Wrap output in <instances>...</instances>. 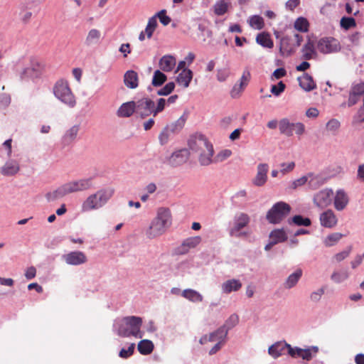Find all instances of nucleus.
I'll return each mask as SVG.
<instances>
[{"label":"nucleus","instance_id":"nucleus-1","mask_svg":"<svg viewBox=\"0 0 364 364\" xmlns=\"http://www.w3.org/2000/svg\"><path fill=\"white\" fill-rule=\"evenodd\" d=\"M142 318L139 316H129L117 318L114 321L112 330L119 336L127 338L134 336L137 338L143 337L141 331Z\"/></svg>","mask_w":364,"mask_h":364},{"label":"nucleus","instance_id":"nucleus-2","mask_svg":"<svg viewBox=\"0 0 364 364\" xmlns=\"http://www.w3.org/2000/svg\"><path fill=\"white\" fill-rule=\"evenodd\" d=\"M171 214L168 208H160L145 231L147 238L154 239L164 235L171 225Z\"/></svg>","mask_w":364,"mask_h":364},{"label":"nucleus","instance_id":"nucleus-3","mask_svg":"<svg viewBox=\"0 0 364 364\" xmlns=\"http://www.w3.org/2000/svg\"><path fill=\"white\" fill-rule=\"evenodd\" d=\"M91 187L92 179L90 178L71 181L58 187L56 190L48 192L46 193V198L48 201H54L68 194L85 191L90 189Z\"/></svg>","mask_w":364,"mask_h":364},{"label":"nucleus","instance_id":"nucleus-4","mask_svg":"<svg viewBox=\"0 0 364 364\" xmlns=\"http://www.w3.org/2000/svg\"><path fill=\"white\" fill-rule=\"evenodd\" d=\"M114 193V189L108 187L100 189L96 193L90 195L82 203V211L89 212L102 208L113 196Z\"/></svg>","mask_w":364,"mask_h":364},{"label":"nucleus","instance_id":"nucleus-5","mask_svg":"<svg viewBox=\"0 0 364 364\" xmlns=\"http://www.w3.org/2000/svg\"><path fill=\"white\" fill-rule=\"evenodd\" d=\"M53 92L55 97L68 107L73 108L76 105L75 97L72 92L68 81L58 80L53 88Z\"/></svg>","mask_w":364,"mask_h":364},{"label":"nucleus","instance_id":"nucleus-6","mask_svg":"<svg viewBox=\"0 0 364 364\" xmlns=\"http://www.w3.org/2000/svg\"><path fill=\"white\" fill-rule=\"evenodd\" d=\"M291 206L283 201L276 203L268 210L266 219L269 223H280L290 213Z\"/></svg>","mask_w":364,"mask_h":364},{"label":"nucleus","instance_id":"nucleus-7","mask_svg":"<svg viewBox=\"0 0 364 364\" xmlns=\"http://www.w3.org/2000/svg\"><path fill=\"white\" fill-rule=\"evenodd\" d=\"M250 216L245 213H237L233 218L232 225L229 229V234L232 237H240L246 235L241 230L245 228L250 223Z\"/></svg>","mask_w":364,"mask_h":364},{"label":"nucleus","instance_id":"nucleus-8","mask_svg":"<svg viewBox=\"0 0 364 364\" xmlns=\"http://www.w3.org/2000/svg\"><path fill=\"white\" fill-rule=\"evenodd\" d=\"M280 134L291 136L294 132L298 135H302L305 132V126L301 122L291 123L287 118H283L279 122Z\"/></svg>","mask_w":364,"mask_h":364},{"label":"nucleus","instance_id":"nucleus-9","mask_svg":"<svg viewBox=\"0 0 364 364\" xmlns=\"http://www.w3.org/2000/svg\"><path fill=\"white\" fill-rule=\"evenodd\" d=\"M318 352L317 346H309L306 348H301L297 346L289 348V356L293 358H301L305 361H310L316 356Z\"/></svg>","mask_w":364,"mask_h":364},{"label":"nucleus","instance_id":"nucleus-10","mask_svg":"<svg viewBox=\"0 0 364 364\" xmlns=\"http://www.w3.org/2000/svg\"><path fill=\"white\" fill-rule=\"evenodd\" d=\"M136 116L144 119L150 115L154 116V101L149 97H143L135 101Z\"/></svg>","mask_w":364,"mask_h":364},{"label":"nucleus","instance_id":"nucleus-11","mask_svg":"<svg viewBox=\"0 0 364 364\" xmlns=\"http://www.w3.org/2000/svg\"><path fill=\"white\" fill-rule=\"evenodd\" d=\"M317 49L323 54L336 53L340 50L341 46L338 40L332 37L321 38L317 43Z\"/></svg>","mask_w":364,"mask_h":364},{"label":"nucleus","instance_id":"nucleus-12","mask_svg":"<svg viewBox=\"0 0 364 364\" xmlns=\"http://www.w3.org/2000/svg\"><path fill=\"white\" fill-rule=\"evenodd\" d=\"M333 195L331 188H323L314 196L313 202L316 206L323 209L331 204Z\"/></svg>","mask_w":364,"mask_h":364},{"label":"nucleus","instance_id":"nucleus-13","mask_svg":"<svg viewBox=\"0 0 364 364\" xmlns=\"http://www.w3.org/2000/svg\"><path fill=\"white\" fill-rule=\"evenodd\" d=\"M210 145H211V144L203 134L193 135L188 140L189 149L197 154L200 151H204V149H207Z\"/></svg>","mask_w":364,"mask_h":364},{"label":"nucleus","instance_id":"nucleus-14","mask_svg":"<svg viewBox=\"0 0 364 364\" xmlns=\"http://www.w3.org/2000/svg\"><path fill=\"white\" fill-rule=\"evenodd\" d=\"M67 264L78 266L87 262V258L85 254L81 251H72L62 256Z\"/></svg>","mask_w":364,"mask_h":364},{"label":"nucleus","instance_id":"nucleus-15","mask_svg":"<svg viewBox=\"0 0 364 364\" xmlns=\"http://www.w3.org/2000/svg\"><path fill=\"white\" fill-rule=\"evenodd\" d=\"M189 157V151L186 149H182L173 152L167 158V163L173 167H176L186 163Z\"/></svg>","mask_w":364,"mask_h":364},{"label":"nucleus","instance_id":"nucleus-16","mask_svg":"<svg viewBox=\"0 0 364 364\" xmlns=\"http://www.w3.org/2000/svg\"><path fill=\"white\" fill-rule=\"evenodd\" d=\"M43 65L40 63L38 60L35 59H32L31 60V64L28 67L23 69L22 73H21V78H35L40 76L41 71L43 70Z\"/></svg>","mask_w":364,"mask_h":364},{"label":"nucleus","instance_id":"nucleus-17","mask_svg":"<svg viewBox=\"0 0 364 364\" xmlns=\"http://www.w3.org/2000/svg\"><path fill=\"white\" fill-rule=\"evenodd\" d=\"M289 348L292 346L286 341H278L270 346L268 348V353L273 358L276 359L283 355L284 351L287 349L289 355Z\"/></svg>","mask_w":364,"mask_h":364},{"label":"nucleus","instance_id":"nucleus-18","mask_svg":"<svg viewBox=\"0 0 364 364\" xmlns=\"http://www.w3.org/2000/svg\"><path fill=\"white\" fill-rule=\"evenodd\" d=\"M319 220L321 225L326 228H333L338 223L337 217L332 210H327L321 213Z\"/></svg>","mask_w":364,"mask_h":364},{"label":"nucleus","instance_id":"nucleus-19","mask_svg":"<svg viewBox=\"0 0 364 364\" xmlns=\"http://www.w3.org/2000/svg\"><path fill=\"white\" fill-rule=\"evenodd\" d=\"M348 203L349 198L345 191L343 189L336 191L333 198L335 209L338 211H342L347 207Z\"/></svg>","mask_w":364,"mask_h":364},{"label":"nucleus","instance_id":"nucleus-20","mask_svg":"<svg viewBox=\"0 0 364 364\" xmlns=\"http://www.w3.org/2000/svg\"><path fill=\"white\" fill-rule=\"evenodd\" d=\"M201 242L200 236H195L186 238L183 240L181 245L178 247L177 252L180 255H185L188 252L189 250L196 247Z\"/></svg>","mask_w":364,"mask_h":364},{"label":"nucleus","instance_id":"nucleus-21","mask_svg":"<svg viewBox=\"0 0 364 364\" xmlns=\"http://www.w3.org/2000/svg\"><path fill=\"white\" fill-rule=\"evenodd\" d=\"M20 166L18 162L14 159H9L6 161L1 168V173L4 176H13L18 173Z\"/></svg>","mask_w":364,"mask_h":364},{"label":"nucleus","instance_id":"nucleus-22","mask_svg":"<svg viewBox=\"0 0 364 364\" xmlns=\"http://www.w3.org/2000/svg\"><path fill=\"white\" fill-rule=\"evenodd\" d=\"M242 282L240 279H230L220 285L221 291L223 294H229L232 291H237L242 288Z\"/></svg>","mask_w":364,"mask_h":364},{"label":"nucleus","instance_id":"nucleus-23","mask_svg":"<svg viewBox=\"0 0 364 364\" xmlns=\"http://www.w3.org/2000/svg\"><path fill=\"white\" fill-rule=\"evenodd\" d=\"M268 170L269 166L267 164H259L257 166V175L252 181L254 185L262 186L266 183Z\"/></svg>","mask_w":364,"mask_h":364},{"label":"nucleus","instance_id":"nucleus-24","mask_svg":"<svg viewBox=\"0 0 364 364\" xmlns=\"http://www.w3.org/2000/svg\"><path fill=\"white\" fill-rule=\"evenodd\" d=\"M363 92L364 82H361L353 86L349 94L348 106L351 107L355 105L360 100V97L362 96Z\"/></svg>","mask_w":364,"mask_h":364},{"label":"nucleus","instance_id":"nucleus-25","mask_svg":"<svg viewBox=\"0 0 364 364\" xmlns=\"http://www.w3.org/2000/svg\"><path fill=\"white\" fill-rule=\"evenodd\" d=\"M133 114H136L135 101H129L123 103L117 112V114L119 117H129Z\"/></svg>","mask_w":364,"mask_h":364},{"label":"nucleus","instance_id":"nucleus-26","mask_svg":"<svg viewBox=\"0 0 364 364\" xmlns=\"http://www.w3.org/2000/svg\"><path fill=\"white\" fill-rule=\"evenodd\" d=\"M299 86L305 91L310 92L316 88V84L313 77L308 73H304L298 77Z\"/></svg>","mask_w":364,"mask_h":364},{"label":"nucleus","instance_id":"nucleus-27","mask_svg":"<svg viewBox=\"0 0 364 364\" xmlns=\"http://www.w3.org/2000/svg\"><path fill=\"white\" fill-rule=\"evenodd\" d=\"M79 130V125H73L70 129L66 130L62 138V144L64 146L70 145L75 140Z\"/></svg>","mask_w":364,"mask_h":364},{"label":"nucleus","instance_id":"nucleus-28","mask_svg":"<svg viewBox=\"0 0 364 364\" xmlns=\"http://www.w3.org/2000/svg\"><path fill=\"white\" fill-rule=\"evenodd\" d=\"M214 154L213 146V145H210L207 149H204V151H200L198 153V160L202 166H208L211 163L213 162L212 157Z\"/></svg>","mask_w":364,"mask_h":364},{"label":"nucleus","instance_id":"nucleus-29","mask_svg":"<svg viewBox=\"0 0 364 364\" xmlns=\"http://www.w3.org/2000/svg\"><path fill=\"white\" fill-rule=\"evenodd\" d=\"M124 85L130 89H135L139 85V77L136 72L134 70H128L124 75Z\"/></svg>","mask_w":364,"mask_h":364},{"label":"nucleus","instance_id":"nucleus-30","mask_svg":"<svg viewBox=\"0 0 364 364\" xmlns=\"http://www.w3.org/2000/svg\"><path fill=\"white\" fill-rule=\"evenodd\" d=\"M326 183V179L320 176L312 173H308V187L311 190H316Z\"/></svg>","mask_w":364,"mask_h":364},{"label":"nucleus","instance_id":"nucleus-31","mask_svg":"<svg viewBox=\"0 0 364 364\" xmlns=\"http://www.w3.org/2000/svg\"><path fill=\"white\" fill-rule=\"evenodd\" d=\"M176 59L171 55H164L159 60V68L164 72L171 71L176 65Z\"/></svg>","mask_w":364,"mask_h":364},{"label":"nucleus","instance_id":"nucleus-32","mask_svg":"<svg viewBox=\"0 0 364 364\" xmlns=\"http://www.w3.org/2000/svg\"><path fill=\"white\" fill-rule=\"evenodd\" d=\"M101 38V32L96 29L92 28L87 33L85 40V45L87 47L97 44Z\"/></svg>","mask_w":364,"mask_h":364},{"label":"nucleus","instance_id":"nucleus-33","mask_svg":"<svg viewBox=\"0 0 364 364\" xmlns=\"http://www.w3.org/2000/svg\"><path fill=\"white\" fill-rule=\"evenodd\" d=\"M193 78V72L189 69H183L177 76L176 81L179 85L188 87Z\"/></svg>","mask_w":364,"mask_h":364},{"label":"nucleus","instance_id":"nucleus-34","mask_svg":"<svg viewBox=\"0 0 364 364\" xmlns=\"http://www.w3.org/2000/svg\"><path fill=\"white\" fill-rule=\"evenodd\" d=\"M181 295L191 302H201L203 299V296L196 290L192 289H184Z\"/></svg>","mask_w":364,"mask_h":364},{"label":"nucleus","instance_id":"nucleus-35","mask_svg":"<svg viewBox=\"0 0 364 364\" xmlns=\"http://www.w3.org/2000/svg\"><path fill=\"white\" fill-rule=\"evenodd\" d=\"M292 38L290 36H284L281 39L280 51L282 55H290L294 50L295 46L291 45Z\"/></svg>","mask_w":364,"mask_h":364},{"label":"nucleus","instance_id":"nucleus-36","mask_svg":"<svg viewBox=\"0 0 364 364\" xmlns=\"http://www.w3.org/2000/svg\"><path fill=\"white\" fill-rule=\"evenodd\" d=\"M301 276L302 271L301 269H298L287 277L284 282V287L288 289L293 288L298 283Z\"/></svg>","mask_w":364,"mask_h":364},{"label":"nucleus","instance_id":"nucleus-37","mask_svg":"<svg viewBox=\"0 0 364 364\" xmlns=\"http://www.w3.org/2000/svg\"><path fill=\"white\" fill-rule=\"evenodd\" d=\"M301 52L302 58L304 60H309L312 59L316 55L314 43L309 40L307 43L303 46Z\"/></svg>","mask_w":364,"mask_h":364},{"label":"nucleus","instance_id":"nucleus-38","mask_svg":"<svg viewBox=\"0 0 364 364\" xmlns=\"http://www.w3.org/2000/svg\"><path fill=\"white\" fill-rule=\"evenodd\" d=\"M230 6V0H218L213 6L214 13L217 16H223L228 11Z\"/></svg>","mask_w":364,"mask_h":364},{"label":"nucleus","instance_id":"nucleus-39","mask_svg":"<svg viewBox=\"0 0 364 364\" xmlns=\"http://www.w3.org/2000/svg\"><path fill=\"white\" fill-rule=\"evenodd\" d=\"M154 348V343L151 341L144 339L139 342L137 348L139 353L142 355H149L151 353Z\"/></svg>","mask_w":364,"mask_h":364},{"label":"nucleus","instance_id":"nucleus-40","mask_svg":"<svg viewBox=\"0 0 364 364\" xmlns=\"http://www.w3.org/2000/svg\"><path fill=\"white\" fill-rule=\"evenodd\" d=\"M269 237L273 241V243L277 244L286 241L287 240V235L283 228L275 229L270 232Z\"/></svg>","mask_w":364,"mask_h":364},{"label":"nucleus","instance_id":"nucleus-41","mask_svg":"<svg viewBox=\"0 0 364 364\" xmlns=\"http://www.w3.org/2000/svg\"><path fill=\"white\" fill-rule=\"evenodd\" d=\"M256 41L258 44L264 48H271L273 47V42L267 33H262L258 34L256 38Z\"/></svg>","mask_w":364,"mask_h":364},{"label":"nucleus","instance_id":"nucleus-42","mask_svg":"<svg viewBox=\"0 0 364 364\" xmlns=\"http://www.w3.org/2000/svg\"><path fill=\"white\" fill-rule=\"evenodd\" d=\"M186 119L183 116L181 117L177 121L170 124H168L165 127L169 130V132L173 135L178 132L184 126Z\"/></svg>","mask_w":364,"mask_h":364},{"label":"nucleus","instance_id":"nucleus-43","mask_svg":"<svg viewBox=\"0 0 364 364\" xmlns=\"http://www.w3.org/2000/svg\"><path fill=\"white\" fill-rule=\"evenodd\" d=\"M186 119L183 116L181 117L177 121L170 124H168L165 127L169 130V132L173 135L178 132L184 126Z\"/></svg>","mask_w":364,"mask_h":364},{"label":"nucleus","instance_id":"nucleus-44","mask_svg":"<svg viewBox=\"0 0 364 364\" xmlns=\"http://www.w3.org/2000/svg\"><path fill=\"white\" fill-rule=\"evenodd\" d=\"M288 222L289 224L292 223L297 226L309 227L311 224V220L309 218H304L301 215H294Z\"/></svg>","mask_w":364,"mask_h":364},{"label":"nucleus","instance_id":"nucleus-45","mask_svg":"<svg viewBox=\"0 0 364 364\" xmlns=\"http://www.w3.org/2000/svg\"><path fill=\"white\" fill-rule=\"evenodd\" d=\"M348 277L347 270L334 271L331 276V279L336 284H340L346 281Z\"/></svg>","mask_w":364,"mask_h":364},{"label":"nucleus","instance_id":"nucleus-46","mask_svg":"<svg viewBox=\"0 0 364 364\" xmlns=\"http://www.w3.org/2000/svg\"><path fill=\"white\" fill-rule=\"evenodd\" d=\"M239 323V316L236 314H231L229 318L225 321V323L221 326L222 328H224L227 331V334L228 331L236 326Z\"/></svg>","mask_w":364,"mask_h":364},{"label":"nucleus","instance_id":"nucleus-47","mask_svg":"<svg viewBox=\"0 0 364 364\" xmlns=\"http://www.w3.org/2000/svg\"><path fill=\"white\" fill-rule=\"evenodd\" d=\"M364 124V107H361L358 112L353 116L352 124L355 128H360Z\"/></svg>","mask_w":364,"mask_h":364},{"label":"nucleus","instance_id":"nucleus-48","mask_svg":"<svg viewBox=\"0 0 364 364\" xmlns=\"http://www.w3.org/2000/svg\"><path fill=\"white\" fill-rule=\"evenodd\" d=\"M166 76L161 70H156L154 73L151 84L155 87L162 85L166 80Z\"/></svg>","mask_w":364,"mask_h":364},{"label":"nucleus","instance_id":"nucleus-49","mask_svg":"<svg viewBox=\"0 0 364 364\" xmlns=\"http://www.w3.org/2000/svg\"><path fill=\"white\" fill-rule=\"evenodd\" d=\"M158 26L157 20L155 19V17H151L148 20L147 25L145 28L144 32L146 33V37L148 38H151L153 36V33Z\"/></svg>","mask_w":364,"mask_h":364},{"label":"nucleus","instance_id":"nucleus-50","mask_svg":"<svg viewBox=\"0 0 364 364\" xmlns=\"http://www.w3.org/2000/svg\"><path fill=\"white\" fill-rule=\"evenodd\" d=\"M343 237V235L339 232H333L328 235L324 240V244L327 247L333 246L338 242Z\"/></svg>","mask_w":364,"mask_h":364},{"label":"nucleus","instance_id":"nucleus-51","mask_svg":"<svg viewBox=\"0 0 364 364\" xmlns=\"http://www.w3.org/2000/svg\"><path fill=\"white\" fill-rule=\"evenodd\" d=\"M294 28L299 31L306 32L309 28V22L305 18L299 17L294 22Z\"/></svg>","mask_w":364,"mask_h":364},{"label":"nucleus","instance_id":"nucleus-52","mask_svg":"<svg viewBox=\"0 0 364 364\" xmlns=\"http://www.w3.org/2000/svg\"><path fill=\"white\" fill-rule=\"evenodd\" d=\"M249 23L251 27L258 30L262 29L264 26L263 18L257 15L251 16Z\"/></svg>","mask_w":364,"mask_h":364},{"label":"nucleus","instance_id":"nucleus-53","mask_svg":"<svg viewBox=\"0 0 364 364\" xmlns=\"http://www.w3.org/2000/svg\"><path fill=\"white\" fill-rule=\"evenodd\" d=\"M152 17H155L156 20H157V18H159L160 22L164 26L168 25L171 21V18L168 16L166 15V10H165V9H162L160 11L157 12Z\"/></svg>","mask_w":364,"mask_h":364},{"label":"nucleus","instance_id":"nucleus-54","mask_svg":"<svg viewBox=\"0 0 364 364\" xmlns=\"http://www.w3.org/2000/svg\"><path fill=\"white\" fill-rule=\"evenodd\" d=\"M341 26L346 29L348 30L350 28L355 27L356 26L355 20L353 17H343L341 19Z\"/></svg>","mask_w":364,"mask_h":364},{"label":"nucleus","instance_id":"nucleus-55","mask_svg":"<svg viewBox=\"0 0 364 364\" xmlns=\"http://www.w3.org/2000/svg\"><path fill=\"white\" fill-rule=\"evenodd\" d=\"M173 134L168 129L164 127L159 135V140L161 145L166 144Z\"/></svg>","mask_w":364,"mask_h":364},{"label":"nucleus","instance_id":"nucleus-56","mask_svg":"<svg viewBox=\"0 0 364 364\" xmlns=\"http://www.w3.org/2000/svg\"><path fill=\"white\" fill-rule=\"evenodd\" d=\"M352 251V246L347 247L344 250L336 254L333 256V259L337 262H340L346 259Z\"/></svg>","mask_w":364,"mask_h":364},{"label":"nucleus","instance_id":"nucleus-57","mask_svg":"<svg viewBox=\"0 0 364 364\" xmlns=\"http://www.w3.org/2000/svg\"><path fill=\"white\" fill-rule=\"evenodd\" d=\"M214 334L215 340L218 341L225 342L227 337V331L224 328L219 327L216 331L211 333Z\"/></svg>","mask_w":364,"mask_h":364},{"label":"nucleus","instance_id":"nucleus-58","mask_svg":"<svg viewBox=\"0 0 364 364\" xmlns=\"http://www.w3.org/2000/svg\"><path fill=\"white\" fill-rule=\"evenodd\" d=\"M325 288L321 287L316 291H313L310 294V299L313 302H318L321 300L322 296L324 294Z\"/></svg>","mask_w":364,"mask_h":364},{"label":"nucleus","instance_id":"nucleus-59","mask_svg":"<svg viewBox=\"0 0 364 364\" xmlns=\"http://www.w3.org/2000/svg\"><path fill=\"white\" fill-rule=\"evenodd\" d=\"M286 85L280 81L277 85H274L271 87V92L275 96H279L285 90Z\"/></svg>","mask_w":364,"mask_h":364},{"label":"nucleus","instance_id":"nucleus-60","mask_svg":"<svg viewBox=\"0 0 364 364\" xmlns=\"http://www.w3.org/2000/svg\"><path fill=\"white\" fill-rule=\"evenodd\" d=\"M166 103V100L164 98H159L157 100L156 106H155V103L154 102V117L164 109Z\"/></svg>","mask_w":364,"mask_h":364},{"label":"nucleus","instance_id":"nucleus-61","mask_svg":"<svg viewBox=\"0 0 364 364\" xmlns=\"http://www.w3.org/2000/svg\"><path fill=\"white\" fill-rule=\"evenodd\" d=\"M175 84L173 82H170L167 83L164 87L159 89L157 91V94L159 95H169L174 89Z\"/></svg>","mask_w":364,"mask_h":364},{"label":"nucleus","instance_id":"nucleus-62","mask_svg":"<svg viewBox=\"0 0 364 364\" xmlns=\"http://www.w3.org/2000/svg\"><path fill=\"white\" fill-rule=\"evenodd\" d=\"M232 154V151L229 149H225L219 152L215 157V162H222L229 158Z\"/></svg>","mask_w":364,"mask_h":364},{"label":"nucleus","instance_id":"nucleus-63","mask_svg":"<svg viewBox=\"0 0 364 364\" xmlns=\"http://www.w3.org/2000/svg\"><path fill=\"white\" fill-rule=\"evenodd\" d=\"M247 192L245 190L237 191L232 197V200L235 203H242L246 200Z\"/></svg>","mask_w":364,"mask_h":364},{"label":"nucleus","instance_id":"nucleus-64","mask_svg":"<svg viewBox=\"0 0 364 364\" xmlns=\"http://www.w3.org/2000/svg\"><path fill=\"white\" fill-rule=\"evenodd\" d=\"M134 348H135V344L131 343L127 349L122 348L119 351V357H121L122 358H127L130 357L133 354Z\"/></svg>","mask_w":364,"mask_h":364}]
</instances>
